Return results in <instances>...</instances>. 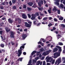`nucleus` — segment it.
I'll return each instance as SVG.
<instances>
[{"mask_svg":"<svg viewBox=\"0 0 65 65\" xmlns=\"http://www.w3.org/2000/svg\"><path fill=\"white\" fill-rule=\"evenodd\" d=\"M38 18L39 20H41V18H40V16H38Z\"/></svg>","mask_w":65,"mask_h":65,"instance_id":"obj_60","label":"nucleus"},{"mask_svg":"<svg viewBox=\"0 0 65 65\" xmlns=\"http://www.w3.org/2000/svg\"><path fill=\"white\" fill-rule=\"evenodd\" d=\"M40 50L41 52H43V48H41L40 49Z\"/></svg>","mask_w":65,"mask_h":65,"instance_id":"obj_42","label":"nucleus"},{"mask_svg":"<svg viewBox=\"0 0 65 65\" xmlns=\"http://www.w3.org/2000/svg\"><path fill=\"white\" fill-rule=\"evenodd\" d=\"M25 48V46L24 45H23L21 46H20V49L18 50V57H20L21 56V55H22V51L24 49V48Z\"/></svg>","mask_w":65,"mask_h":65,"instance_id":"obj_1","label":"nucleus"},{"mask_svg":"<svg viewBox=\"0 0 65 65\" xmlns=\"http://www.w3.org/2000/svg\"><path fill=\"white\" fill-rule=\"evenodd\" d=\"M31 20H34L36 19V16H39V14L38 12H36L35 14H32L31 15Z\"/></svg>","mask_w":65,"mask_h":65,"instance_id":"obj_2","label":"nucleus"},{"mask_svg":"<svg viewBox=\"0 0 65 65\" xmlns=\"http://www.w3.org/2000/svg\"><path fill=\"white\" fill-rule=\"evenodd\" d=\"M37 6L36 5V4H34L32 7H34V8H36V7H37Z\"/></svg>","mask_w":65,"mask_h":65,"instance_id":"obj_21","label":"nucleus"},{"mask_svg":"<svg viewBox=\"0 0 65 65\" xmlns=\"http://www.w3.org/2000/svg\"><path fill=\"white\" fill-rule=\"evenodd\" d=\"M60 54L61 53L60 52H59L58 53L56 52L54 53V58H57L58 57H59L60 56Z\"/></svg>","mask_w":65,"mask_h":65,"instance_id":"obj_3","label":"nucleus"},{"mask_svg":"<svg viewBox=\"0 0 65 65\" xmlns=\"http://www.w3.org/2000/svg\"><path fill=\"white\" fill-rule=\"evenodd\" d=\"M55 12H56V11H57L58 10V9H57L55 7H54V8L52 9V11H55Z\"/></svg>","mask_w":65,"mask_h":65,"instance_id":"obj_14","label":"nucleus"},{"mask_svg":"<svg viewBox=\"0 0 65 65\" xmlns=\"http://www.w3.org/2000/svg\"><path fill=\"white\" fill-rule=\"evenodd\" d=\"M3 32V31H0V34L1 35H2V33Z\"/></svg>","mask_w":65,"mask_h":65,"instance_id":"obj_57","label":"nucleus"},{"mask_svg":"<svg viewBox=\"0 0 65 65\" xmlns=\"http://www.w3.org/2000/svg\"><path fill=\"white\" fill-rule=\"evenodd\" d=\"M15 2H16V0H12V3L13 4H14L15 3Z\"/></svg>","mask_w":65,"mask_h":65,"instance_id":"obj_32","label":"nucleus"},{"mask_svg":"<svg viewBox=\"0 0 65 65\" xmlns=\"http://www.w3.org/2000/svg\"><path fill=\"white\" fill-rule=\"evenodd\" d=\"M48 26V27H51L52 26H53V24L51 23H49Z\"/></svg>","mask_w":65,"mask_h":65,"instance_id":"obj_27","label":"nucleus"},{"mask_svg":"<svg viewBox=\"0 0 65 65\" xmlns=\"http://www.w3.org/2000/svg\"><path fill=\"white\" fill-rule=\"evenodd\" d=\"M27 9L28 11H30L32 10V8H29L28 7H27Z\"/></svg>","mask_w":65,"mask_h":65,"instance_id":"obj_15","label":"nucleus"},{"mask_svg":"<svg viewBox=\"0 0 65 65\" xmlns=\"http://www.w3.org/2000/svg\"><path fill=\"white\" fill-rule=\"evenodd\" d=\"M59 2H55V4L56 5H57L58 6L59 5Z\"/></svg>","mask_w":65,"mask_h":65,"instance_id":"obj_22","label":"nucleus"},{"mask_svg":"<svg viewBox=\"0 0 65 65\" xmlns=\"http://www.w3.org/2000/svg\"><path fill=\"white\" fill-rule=\"evenodd\" d=\"M6 30L7 32H9L10 31V29H8L7 28H6Z\"/></svg>","mask_w":65,"mask_h":65,"instance_id":"obj_19","label":"nucleus"},{"mask_svg":"<svg viewBox=\"0 0 65 65\" xmlns=\"http://www.w3.org/2000/svg\"><path fill=\"white\" fill-rule=\"evenodd\" d=\"M23 54L24 55H26V52H24L23 53Z\"/></svg>","mask_w":65,"mask_h":65,"instance_id":"obj_51","label":"nucleus"},{"mask_svg":"<svg viewBox=\"0 0 65 65\" xmlns=\"http://www.w3.org/2000/svg\"><path fill=\"white\" fill-rule=\"evenodd\" d=\"M11 38H14V32L13 31H11L10 34Z\"/></svg>","mask_w":65,"mask_h":65,"instance_id":"obj_6","label":"nucleus"},{"mask_svg":"<svg viewBox=\"0 0 65 65\" xmlns=\"http://www.w3.org/2000/svg\"><path fill=\"white\" fill-rule=\"evenodd\" d=\"M60 0H55V1L56 2H59Z\"/></svg>","mask_w":65,"mask_h":65,"instance_id":"obj_56","label":"nucleus"},{"mask_svg":"<svg viewBox=\"0 0 65 65\" xmlns=\"http://www.w3.org/2000/svg\"><path fill=\"white\" fill-rule=\"evenodd\" d=\"M61 58H59L57 59L55 62V65H59V64H60V63L61 62Z\"/></svg>","mask_w":65,"mask_h":65,"instance_id":"obj_4","label":"nucleus"},{"mask_svg":"<svg viewBox=\"0 0 65 65\" xmlns=\"http://www.w3.org/2000/svg\"><path fill=\"white\" fill-rule=\"evenodd\" d=\"M14 62L13 61H12L11 63V65H12L13 64H14Z\"/></svg>","mask_w":65,"mask_h":65,"instance_id":"obj_54","label":"nucleus"},{"mask_svg":"<svg viewBox=\"0 0 65 65\" xmlns=\"http://www.w3.org/2000/svg\"><path fill=\"white\" fill-rule=\"evenodd\" d=\"M13 9H16V8H17V7L15 6H13Z\"/></svg>","mask_w":65,"mask_h":65,"instance_id":"obj_61","label":"nucleus"},{"mask_svg":"<svg viewBox=\"0 0 65 65\" xmlns=\"http://www.w3.org/2000/svg\"><path fill=\"white\" fill-rule=\"evenodd\" d=\"M58 44L59 45H63V44L62 43L59 42L58 43Z\"/></svg>","mask_w":65,"mask_h":65,"instance_id":"obj_29","label":"nucleus"},{"mask_svg":"<svg viewBox=\"0 0 65 65\" xmlns=\"http://www.w3.org/2000/svg\"><path fill=\"white\" fill-rule=\"evenodd\" d=\"M36 62H37V61H36V60L35 59H34L32 60V64H33L34 63H36Z\"/></svg>","mask_w":65,"mask_h":65,"instance_id":"obj_25","label":"nucleus"},{"mask_svg":"<svg viewBox=\"0 0 65 65\" xmlns=\"http://www.w3.org/2000/svg\"><path fill=\"white\" fill-rule=\"evenodd\" d=\"M45 61H43V65H45Z\"/></svg>","mask_w":65,"mask_h":65,"instance_id":"obj_47","label":"nucleus"},{"mask_svg":"<svg viewBox=\"0 0 65 65\" xmlns=\"http://www.w3.org/2000/svg\"><path fill=\"white\" fill-rule=\"evenodd\" d=\"M27 15L28 18H30L31 17V15H30V14H27Z\"/></svg>","mask_w":65,"mask_h":65,"instance_id":"obj_36","label":"nucleus"},{"mask_svg":"<svg viewBox=\"0 0 65 65\" xmlns=\"http://www.w3.org/2000/svg\"><path fill=\"white\" fill-rule=\"evenodd\" d=\"M47 17L44 18H43V20L44 21V20H47Z\"/></svg>","mask_w":65,"mask_h":65,"instance_id":"obj_44","label":"nucleus"},{"mask_svg":"<svg viewBox=\"0 0 65 65\" xmlns=\"http://www.w3.org/2000/svg\"><path fill=\"white\" fill-rule=\"evenodd\" d=\"M58 11V14H60V10H57Z\"/></svg>","mask_w":65,"mask_h":65,"instance_id":"obj_48","label":"nucleus"},{"mask_svg":"<svg viewBox=\"0 0 65 65\" xmlns=\"http://www.w3.org/2000/svg\"><path fill=\"white\" fill-rule=\"evenodd\" d=\"M9 5H10V6H11V5H12V3L11 1H10L9 2Z\"/></svg>","mask_w":65,"mask_h":65,"instance_id":"obj_40","label":"nucleus"},{"mask_svg":"<svg viewBox=\"0 0 65 65\" xmlns=\"http://www.w3.org/2000/svg\"><path fill=\"white\" fill-rule=\"evenodd\" d=\"M42 55H44L45 56H46V55H47V53L45 52H43L42 54Z\"/></svg>","mask_w":65,"mask_h":65,"instance_id":"obj_18","label":"nucleus"},{"mask_svg":"<svg viewBox=\"0 0 65 65\" xmlns=\"http://www.w3.org/2000/svg\"><path fill=\"white\" fill-rule=\"evenodd\" d=\"M58 49L56 47H55L54 48L53 50V52L54 53H55L57 51H58Z\"/></svg>","mask_w":65,"mask_h":65,"instance_id":"obj_10","label":"nucleus"},{"mask_svg":"<svg viewBox=\"0 0 65 65\" xmlns=\"http://www.w3.org/2000/svg\"><path fill=\"white\" fill-rule=\"evenodd\" d=\"M49 20H51L52 19V18L50 17L49 18Z\"/></svg>","mask_w":65,"mask_h":65,"instance_id":"obj_64","label":"nucleus"},{"mask_svg":"<svg viewBox=\"0 0 65 65\" xmlns=\"http://www.w3.org/2000/svg\"><path fill=\"white\" fill-rule=\"evenodd\" d=\"M38 9L40 11H42V9H43V8H42L39 7H38Z\"/></svg>","mask_w":65,"mask_h":65,"instance_id":"obj_23","label":"nucleus"},{"mask_svg":"<svg viewBox=\"0 0 65 65\" xmlns=\"http://www.w3.org/2000/svg\"><path fill=\"white\" fill-rule=\"evenodd\" d=\"M35 54L33 52H32L31 53V55L32 56H33Z\"/></svg>","mask_w":65,"mask_h":65,"instance_id":"obj_62","label":"nucleus"},{"mask_svg":"<svg viewBox=\"0 0 65 65\" xmlns=\"http://www.w3.org/2000/svg\"><path fill=\"white\" fill-rule=\"evenodd\" d=\"M20 59V61L21 62V61H22V59H23V58L21 57V58H19Z\"/></svg>","mask_w":65,"mask_h":65,"instance_id":"obj_43","label":"nucleus"},{"mask_svg":"<svg viewBox=\"0 0 65 65\" xmlns=\"http://www.w3.org/2000/svg\"><path fill=\"white\" fill-rule=\"evenodd\" d=\"M60 6L61 8L63 7V5L62 4H60Z\"/></svg>","mask_w":65,"mask_h":65,"instance_id":"obj_41","label":"nucleus"},{"mask_svg":"<svg viewBox=\"0 0 65 65\" xmlns=\"http://www.w3.org/2000/svg\"><path fill=\"white\" fill-rule=\"evenodd\" d=\"M44 40V39L41 38L40 40V41H41V42H42V41H43V40Z\"/></svg>","mask_w":65,"mask_h":65,"instance_id":"obj_39","label":"nucleus"},{"mask_svg":"<svg viewBox=\"0 0 65 65\" xmlns=\"http://www.w3.org/2000/svg\"><path fill=\"white\" fill-rule=\"evenodd\" d=\"M2 39L3 40H6V38L4 36Z\"/></svg>","mask_w":65,"mask_h":65,"instance_id":"obj_28","label":"nucleus"},{"mask_svg":"<svg viewBox=\"0 0 65 65\" xmlns=\"http://www.w3.org/2000/svg\"><path fill=\"white\" fill-rule=\"evenodd\" d=\"M41 43H42V42H41V41H39L38 42V44H41Z\"/></svg>","mask_w":65,"mask_h":65,"instance_id":"obj_46","label":"nucleus"},{"mask_svg":"<svg viewBox=\"0 0 65 65\" xmlns=\"http://www.w3.org/2000/svg\"><path fill=\"white\" fill-rule=\"evenodd\" d=\"M18 21L19 24H20L21 23V19L20 18H18Z\"/></svg>","mask_w":65,"mask_h":65,"instance_id":"obj_17","label":"nucleus"},{"mask_svg":"<svg viewBox=\"0 0 65 65\" xmlns=\"http://www.w3.org/2000/svg\"><path fill=\"white\" fill-rule=\"evenodd\" d=\"M55 60L54 59L53 61H52V63L53 64H54L55 63Z\"/></svg>","mask_w":65,"mask_h":65,"instance_id":"obj_34","label":"nucleus"},{"mask_svg":"<svg viewBox=\"0 0 65 65\" xmlns=\"http://www.w3.org/2000/svg\"><path fill=\"white\" fill-rule=\"evenodd\" d=\"M32 52H33L35 54V53H37V51H34Z\"/></svg>","mask_w":65,"mask_h":65,"instance_id":"obj_59","label":"nucleus"},{"mask_svg":"<svg viewBox=\"0 0 65 65\" xmlns=\"http://www.w3.org/2000/svg\"><path fill=\"white\" fill-rule=\"evenodd\" d=\"M51 57H48V59L50 61V60H51Z\"/></svg>","mask_w":65,"mask_h":65,"instance_id":"obj_55","label":"nucleus"},{"mask_svg":"<svg viewBox=\"0 0 65 65\" xmlns=\"http://www.w3.org/2000/svg\"><path fill=\"white\" fill-rule=\"evenodd\" d=\"M22 18L24 19H26L27 18V17L26 15L24 14H22Z\"/></svg>","mask_w":65,"mask_h":65,"instance_id":"obj_8","label":"nucleus"},{"mask_svg":"<svg viewBox=\"0 0 65 65\" xmlns=\"http://www.w3.org/2000/svg\"><path fill=\"white\" fill-rule=\"evenodd\" d=\"M46 61L47 62H48L50 61V60L48 59H47L46 60Z\"/></svg>","mask_w":65,"mask_h":65,"instance_id":"obj_63","label":"nucleus"},{"mask_svg":"<svg viewBox=\"0 0 65 65\" xmlns=\"http://www.w3.org/2000/svg\"><path fill=\"white\" fill-rule=\"evenodd\" d=\"M58 52H62V49L61 48H59L58 50Z\"/></svg>","mask_w":65,"mask_h":65,"instance_id":"obj_35","label":"nucleus"},{"mask_svg":"<svg viewBox=\"0 0 65 65\" xmlns=\"http://www.w3.org/2000/svg\"><path fill=\"white\" fill-rule=\"evenodd\" d=\"M54 21L55 22H57V21H58V20L56 18H54Z\"/></svg>","mask_w":65,"mask_h":65,"instance_id":"obj_45","label":"nucleus"},{"mask_svg":"<svg viewBox=\"0 0 65 65\" xmlns=\"http://www.w3.org/2000/svg\"><path fill=\"white\" fill-rule=\"evenodd\" d=\"M51 51H52V50H50L48 51H46V53H47V55H48V54H49L50 53H51Z\"/></svg>","mask_w":65,"mask_h":65,"instance_id":"obj_12","label":"nucleus"},{"mask_svg":"<svg viewBox=\"0 0 65 65\" xmlns=\"http://www.w3.org/2000/svg\"><path fill=\"white\" fill-rule=\"evenodd\" d=\"M1 46L2 47H4L5 45L4 44H2L1 45Z\"/></svg>","mask_w":65,"mask_h":65,"instance_id":"obj_33","label":"nucleus"},{"mask_svg":"<svg viewBox=\"0 0 65 65\" xmlns=\"http://www.w3.org/2000/svg\"><path fill=\"white\" fill-rule=\"evenodd\" d=\"M8 22L10 24H11V23H12V20L10 19V18H9L8 19Z\"/></svg>","mask_w":65,"mask_h":65,"instance_id":"obj_11","label":"nucleus"},{"mask_svg":"<svg viewBox=\"0 0 65 65\" xmlns=\"http://www.w3.org/2000/svg\"><path fill=\"white\" fill-rule=\"evenodd\" d=\"M0 8L1 9H3L4 8L3 7V6H0Z\"/></svg>","mask_w":65,"mask_h":65,"instance_id":"obj_52","label":"nucleus"},{"mask_svg":"<svg viewBox=\"0 0 65 65\" xmlns=\"http://www.w3.org/2000/svg\"><path fill=\"white\" fill-rule=\"evenodd\" d=\"M61 26L62 28H65V25L64 24H61Z\"/></svg>","mask_w":65,"mask_h":65,"instance_id":"obj_31","label":"nucleus"},{"mask_svg":"<svg viewBox=\"0 0 65 65\" xmlns=\"http://www.w3.org/2000/svg\"><path fill=\"white\" fill-rule=\"evenodd\" d=\"M63 19H64V18L63 17H61L60 18H59V20L60 21H62V20H63Z\"/></svg>","mask_w":65,"mask_h":65,"instance_id":"obj_24","label":"nucleus"},{"mask_svg":"<svg viewBox=\"0 0 65 65\" xmlns=\"http://www.w3.org/2000/svg\"><path fill=\"white\" fill-rule=\"evenodd\" d=\"M56 47H57V48H60V47L58 46H56Z\"/></svg>","mask_w":65,"mask_h":65,"instance_id":"obj_58","label":"nucleus"},{"mask_svg":"<svg viewBox=\"0 0 65 65\" xmlns=\"http://www.w3.org/2000/svg\"><path fill=\"white\" fill-rule=\"evenodd\" d=\"M18 44H18V43H17L16 44V45H15V46L16 47H17V46H18Z\"/></svg>","mask_w":65,"mask_h":65,"instance_id":"obj_53","label":"nucleus"},{"mask_svg":"<svg viewBox=\"0 0 65 65\" xmlns=\"http://www.w3.org/2000/svg\"><path fill=\"white\" fill-rule=\"evenodd\" d=\"M57 37L58 39H59L60 38H61L62 37V36L61 35L59 34L57 36Z\"/></svg>","mask_w":65,"mask_h":65,"instance_id":"obj_16","label":"nucleus"},{"mask_svg":"<svg viewBox=\"0 0 65 65\" xmlns=\"http://www.w3.org/2000/svg\"><path fill=\"white\" fill-rule=\"evenodd\" d=\"M36 21H34V24H35V25H36L37 24V23H36Z\"/></svg>","mask_w":65,"mask_h":65,"instance_id":"obj_49","label":"nucleus"},{"mask_svg":"<svg viewBox=\"0 0 65 65\" xmlns=\"http://www.w3.org/2000/svg\"><path fill=\"white\" fill-rule=\"evenodd\" d=\"M11 43L12 44V45H13L15 44V43H13V42L12 41L11 42Z\"/></svg>","mask_w":65,"mask_h":65,"instance_id":"obj_30","label":"nucleus"},{"mask_svg":"<svg viewBox=\"0 0 65 65\" xmlns=\"http://www.w3.org/2000/svg\"><path fill=\"white\" fill-rule=\"evenodd\" d=\"M40 63V61H38L37 62L36 65H39Z\"/></svg>","mask_w":65,"mask_h":65,"instance_id":"obj_20","label":"nucleus"},{"mask_svg":"<svg viewBox=\"0 0 65 65\" xmlns=\"http://www.w3.org/2000/svg\"><path fill=\"white\" fill-rule=\"evenodd\" d=\"M28 4V5L30 6H32L33 5V3L32 2H29L27 3Z\"/></svg>","mask_w":65,"mask_h":65,"instance_id":"obj_13","label":"nucleus"},{"mask_svg":"<svg viewBox=\"0 0 65 65\" xmlns=\"http://www.w3.org/2000/svg\"><path fill=\"white\" fill-rule=\"evenodd\" d=\"M43 1L42 0H41L38 3V4L39 7H40L43 4Z\"/></svg>","mask_w":65,"mask_h":65,"instance_id":"obj_5","label":"nucleus"},{"mask_svg":"<svg viewBox=\"0 0 65 65\" xmlns=\"http://www.w3.org/2000/svg\"><path fill=\"white\" fill-rule=\"evenodd\" d=\"M31 63H32V60H30L28 62V64H31Z\"/></svg>","mask_w":65,"mask_h":65,"instance_id":"obj_38","label":"nucleus"},{"mask_svg":"<svg viewBox=\"0 0 65 65\" xmlns=\"http://www.w3.org/2000/svg\"><path fill=\"white\" fill-rule=\"evenodd\" d=\"M22 37L23 39H25L27 37V35L26 34H23L22 36Z\"/></svg>","mask_w":65,"mask_h":65,"instance_id":"obj_9","label":"nucleus"},{"mask_svg":"<svg viewBox=\"0 0 65 65\" xmlns=\"http://www.w3.org/2000/svg\"><path fill=\"white\" fill-rule=\"evenodd\" d=\"M27 8V5H23V8Z\"/></svg>","mask_w":65,"mask_h":65,"instance_id":"obj_26","label":"nucleus"},{"mask_svg":"<svg viewBox=\"0 0 65 65\" xmlns=\"http://www.w3.org/2000/svg\"><path fill=\"white\" fill-rule=\"evenodd\" d=\"M25 26L28 28H31V25L28 23L27 22H26L25 23Z\"/></svg>","mask_w":65,"mask_h":65,"instance_id":"obj_7","label":"nucleus"},{"mask_svg":"<svg viewBox=\"0 0 65 65\" xmlns=\"http://www.w3.org/2000/svg\"><path fill=\"white\" fill-rule=\"evenodd\" d=\"M2 19L3 20H5V19H6V18L4 17L3 18H2Z\"/></svg>","mask_w":65,"mask_h":65,"instance_id":"obj_50","label":"nucleus"},{"mask_svg":"<svg viewBox=\"0 0 65 65\" xmlns=\"http://www.w3.org/2000/svg\"><path fill=\"white\" fill-rule=\"evenodd\" d=\"M51 10H48V11L49 13H50V14H51Z\"/></svg>","mask_w":65,"mask_h":65,"instance_id":"obj_37","label":"nucleus"}]
</instances>
